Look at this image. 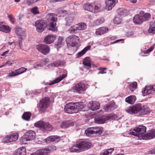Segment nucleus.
Wrapping results in <instances>:
<instances>
[{"label":"nucleus","mask_w":155,"mask_h":155,"mask_svg":"<svg viewBox=\"0 0 155 155\" xmlns=\"http://www.w3.org/2000/svg\"><path fill=\"white\" fill-rule=\"evenodd\" d=\"M126 111L130 114L139 113L142 116L149 113L150 110L146 106L140 103H137L129 107Z\"/></svg>","instance_id":"1"},{"label":"nucleus","mask_w":155,"mask_h":155,"mask_svg":"<svg viewBox=\"0 0 155 155\" xmlns=\"http://www.w3.org/2000/svg\"><path fill=\"white\" fill-rule=\"evenodd\" d=\"M84 107V105L80 102L75 103H69L65 106L64 110L68 113H77Z\"/></svg>","instance_id":"2"},{"label":"nucleus","mask_w":155,"mask_h":155,"mask_svg":"<svg viewBox=\"0 0 155 155\" xmlns=\"http://www.w3.org/2000/svg\"><path fill=\"white\" fill-rule=\"evenodd\" d=\"M146 132V127L143 125H140L135 127L133 131L130 130V134L138 137H141L142 139L145 140V136Z\"/></svg>","instance_id":"3"},{"label":"nucleus","mask_w":155,"mask_h":155,"mask_svg":"<svg viewBox=\"0 0 155 155\" xmlns=\"http://www.w3.org/2000/svg\"><path fill=\"white\" fill-rule=\"evenodd\" d=\"M49 21L48 29L52 31H55L57 28L56 26V22L57 20V15L54 14H48L47 16Z\"/></svg>","instance_id":"4"},{"label":"nucleus","mask_w":155,"mask_h":155,"mask_svg":"<svg viewBox=\"0 0 155 155\" xmlns=\"http://www.w3.org/2000/svg\"><path fill=\"white\" fill-rule=\"evenodd\" d=\"M101 7L100 4L94 3H85L83 6L84 9L94 13H97L101 11Z\"/></svg>","instance_id":"5"},{"label":"nucleus","mask_w":155,"mask_h":155,"mask_svg":"<svg viewBox=\"0 0 155 155\" xmlns=\"http://www.w3.org/2000/svg\"><path fill=\"white\" fill-rule=\"evenodd\" d=\"M103 130V128L100 127H92L86 129L85 131V134L87 136L91 135L98 136L102 133Z\"/></svg>","instance_id":"6"},{"label":"nucleus","mask_w":155,"mask_h":155,"mask_svg":"<svg viewBox=\"0 0 155 155\" xmlns=\"http://www.w3.org/2000/svg\"><path fill=\"white\" fill-rule=\"evenodd\" d=\"M35 136V132L32 130H29L21 138L20 141L23 144H25L27 143L28 141L34 140Z\"/></svg>","instance_id":"7"},{"label":"nucleus","mask_w":155,"mask_h":155,"mask_svg":"<svg viewBox=\"0 0 155 155\" xmlns=\"http://www.w3.org/2000/svg\"><path fill=\"white\" fill-rule=\"evenodd\" d=\"M79 40L78 37L74 35H72L66 38V41L68 47H74L77 45L78 44L77 41H79Z\"/></svg>","instance_id":"8"},{"label":"nucleus","mask_w":155,"mask_h":155,"mask_svg":"<svg viewBox=\"0 0 155 155\" xmlns=\"http://www.w3.org/2000/svg\"><path fill=\"white\" fill-rule=\"evenodd\" d=\"M50 104V100L48 97L44 98L40 101L39 107L41 113L44 112L49 107Z\"/></svg>","instance_id":"9"},{"label":"nucleus","mask_w":155,"mask_h":155,"mask_svg":"<svg viewBox=\"0 0 155 155\" xmlns=\"http://www.w3.org/2000/svg\"><path fill=\"white\" fill-rule=\"evenodd\" d=\"M37 31L38 32H41L46 28L47 24L45 21L39 20L37 21L35 23Z\"/></svg>","instance_id":"10"},{"label":"nucleus","mask_w":155,"mask_h":155,"mask_svg":"<svg viewBox=\"0 0 155 155\" xmlns=\"http://www.w3.org/2000/svg\"><path fill=\"white\" fill-rule=\"evenodd\" d=\"M37 49L44 55L48 54L50 51L49 47L44 44H39L36 46Z\"/></svg>","instance_id":"11"},{"label":"nucleus","mask_w":155,"mask_h":155,"mask_svg":"<svg viewBox=\"0 0 155 155\" xmlns=\"http://www.w3.org/2000/svg\"><path fill=\"white\" fill-rule=\"evenodd\" d=\"M26 70L27 69L24 67L21 68L11 73H9L7 77L8 78H11L25 72Z\"/></svg>","instance_id":"12"},{"label":"nucleus","mask_w":155,"mask_h":155,"mask_svg":"<svg viewBox=\"0 0 155 155\" xmlns=\"http://www.w3.org/2000/svg\"><path fill=\"white\" fill-rule=\"evenodd\" d=\"M73 89L75 90L77 92L81 93L86 90L85 84L81 82L77 83L73 87Z\"/></svg>","instance_id":"13"},{"label":"nucleus","mask_w":155,"mask_h":155,"mask_svg":"<svg viewBox=\"0 0 155 155\" xmlns=\"http://www.w3.org/2000/svg\"><path fill=\"white\" fill-rule=\"evenodd\" d=\"M75 18V15L73 13L68 15L65 18L66 21L65 25L66 26H70L73 22Z\"/></svg>","instance_id":"14"},{"label":"nucleus","mask_w":155,"mask_h":155,"mask_svg":"<svg viewBox=\"0 0 155 155\" xmlns=\"http://www.w3.org/2000/svg\"><path fill=\"white\" fill-rule=\"evenodd\" d=\"M152 92H155V85L149 87L145 86L144 89L142 91V92L143 95L145 96L152 94Z\"/></svg>","instance_id":"15"},{"label":"nucleus","mask_w":155,"mask_h":155,"mask_svg":"<svg viewBox=\"0 0 155 155\" xmlns=\"http://www.w3.org/2000/svg\"><path fill=\"white\" fill-rule=\"evenodd\" d=\"M78 143L82 151L89 149L91 145V143L89 142L83 141L78 142Z\"/></svg>","instance_id":"16"},{"label":"nucleus","mask_w":155,"mask_h":155,"mask_svg":"<svg viewBox=\"0 0 155 155\" xmlns=\"http://www.w3.org/2000/svg\"><path fill=\"white\" fill-rule=\"evenodd\" d=\"M16 35L19 36V38L21 40L24 39L25 38L26 35L24 29L20 28H17L16 29Z\"/></svg>","instance_id":"17"},{"label":"nucleus","mask_w":155,"mask_h":155,"mask_svg":"<svg viewBox=\"0 0 155 155\" xmlns=\"http://www.w3.org/2000/svg\"><path fill=\"white\" fill-rule=\"evenodd\" d=\"M56 38L55 35H49L46 37L44 39V42L46 44H50L53 43Z\"/></svg>","instance_id":"18"},{"label":"nucleus","mask_w":155,"mask_h":155,"mask_svg":"<svg viewBox=\"0 0 155 155\" xmlns=\"http://www.w3.org/2000/svg\"><path fill=\"white\" fill-rule=\"evenodd\" d=\"M3 22H0V31L5 33H8L11 31L10 27L5 25Z\"/></svg>","instance_id":"19"},{"label":"nucleus","mask_w":155,"mask_h":155,"mask_svg":"<svg viewBox=\"0 0 155 155\" xmlns=\"http://www.w3.org/2000/svg\"><path fill=\"white\" fill-rule=\"evenodd\" d=\"M61 137L57 136H51L46 139L47 142H58L61 140Z\"/></svg>","instance_id":"20"},{"label":"nucleus","mask_w":155,"mask_h":155,"mask_svg":"<svg viewBox=\"0 0 155 155\" xmlns=\"http://www.w3.org/2000/svg\"><path fill=\"white\" fill-rule=\"evenodd\" d=\"M108 118L105 115L96 117L94 119L95 122L97 124H103L108 120Z\"/></svg>","instance_id":"21"},{"label":"nucleus","mask_w":155,"mask_h":155,"mask_svg":"<svg viewBox=\"0 0 155 155\" xmlns=\"http://www.w3.org/2000/svg\"><path fill=\"white\" fill-rule=\"evenodd\" d=\"M114 0H107L106 1V9L107 10H111L115 5Z\"/></svg>","instance_id":"22"},{"label":"nucleus","mask_w":155,"mask_h":155,"mask_svg":"<svg viewBox=\"0 0 155 155\" xmlns=\"http://www.w3.org/2000/svg\"><path fill=\"white\" fill-rule=\"evenodd\" d=\"M142 15L140 14L136 15L134 17L133 21L136 24H140L144 21Z\"/></svg>","instance_id":"23"},{"label":"nucleus","mask_w":155,"mask_h":155,"mask_svg":"<svg viewBox=\"0 0 155 155\" xmlns=\"http://www.w3.org/2000/svg\"><path fill=\"white\" fill-rule=\"evenodd\" d=\"M50 152L48 148L39 149L37 151L38 155H49Z\"/></svg>","instance_id":"24"},{"label":"nucleus","mask_w":155,"mask_h":155,"mask_svg":"<svg viewBox=\"0 0 155 155\" xmlns=\"http://www.w3.org/2000/svg\"><path fill=\"white\" fill-rule=\"evenodd\" d=\"M70 152H72L79 153L82 151L78 142H77L75 144L70 148Z\"/></svg>","instance_id":"25"},{"label":"nucleus","mask_w":155,"mask_h":155,"mask_svg":"<svg viewBox=\"0 0 155 155\" xmlns=\"http://www.w3.org/2000/svg\"><path fill=\"white\" fill-rule=\"evenodd\" d=\"M108 31L107 28L102 27L97 29L95 31V34L97 35H101L107 33Z\"/></svg>","instance_id":"26"},{"label":"nucleus","mask_w":155,"mask_h":155,"mask_svg":"<svg viewBox=\"0 0 155 155\" xmlns=\"http://www.w3.org/2000/svg\"><path fill=\"white\" fill-rule=\"evenodd\" d=\"M91 109L92 110H95L98 109L100 107V104L97 102H90L89 103Z\"/></svg>","instance_id":"27"},{"label":"nucleus","mask_w":155,"mask_h":155,"mask_svg":"<svg viewBox=\"0 0 155 155\" xmlns=\"http://www.w3.org/2000/svg\"><path fill=\"white\" fill-rule=\"evenodd\" d=\"M26 154V149L24 147H22L17 149L14 152V155H25Z\"/></svg>","instance_id":"28"},{"label":"nucleus","mask_w":155,"mask_h":155,"mask_svg":"<svg viewBox=\"0 0 155 155\" xmlns=\"http://www.w3.org/2000/svg\"><path fill=\"white\" fill-rule=\"evenodd\" d=\"M155 137V130H150L145 136V140L151 139Z\"/></svg>","instance_id":"29"},{"label":"nucleus","mask_w":155,"mask_h":155,"mask_svg":"<svg viewBox=\"0 0 155 155\" xmlns=\"http://www.w3.org/2000/svg\"><path fill=\"white\" fill-rule=\"evenodd\" d=\"M91 62L90 58L89 57H87L83 59V64L84 66L87 67L88 69H89L91 67Z\"/></svg>","instance_id":"30"},{"label":"nucleus","mask_w":155,"mask_h":155,"mask_svg":"<svg viewBox=\"0 0 155 155\" xmlns=\"http://www.w3.org/2000/svg\"><path fill=\"white\" fill-rule=\"evenodd\" d=\"M116 108L114 103H110L107 104L104 109L106 112H109Z\"/></svg>","instance_id":"31"},{"label":"nucleus","mask_w":155,"mask_h":155,"mask_svg":"<svg viewBox=\"0 0 155 155\" xmlns=\"http://www.w3.org/2000/svg\"><path fill=\"white\" fill-rule=\"evenodd\" d=\"M64 39L62 37H59L58 39V42L55 45V47L58 50V48L61 47L63 45Z\"/></svg>","instance_id":"32"},{"label":"nucleus","mask_w":155,"mask_h":155,"mask_svg":"<svg viewBox=\"0 0 155 155\" xmlns=\"http://www.w3.org/2000/svg\"><path fill=\"white\" fill-rule=\"evenodd\" d=\"M53 128V126L48 122H45L42 128L44 131H50Z\"/></svg>","instance_id":"33"},{"label":"nucleus","mask_w":155,"mask_h":155,"mask_svg":"<svg viewBox=\"0 0 155 155\" xmlns=\"http://www.w3.org/2000/svg\"><path fill=\"white\" fill-rule=\"evenodd\" d=\"M66 77V75L65 74H62L61 76H60L54 80L53 81L51 82L49 84V85H51L54 84H55L58 83L63 78Z\"/></svg>","instance_id":"34"},{"label":"nucleus","mask_w":155,"mask_h":155,"mask_svg":"<svg viewBox=\"0 0 155 155\" xmlns=\"http://www.w3.org/2000/svg\"><path fill=\"white\" fill-rule=\"evenodd\" d=\"M136 100V98L135 96L131 95L125 99V101L130 104H132L134 103Z\"/></svg>","instance_id":"35"},{"label":"nucleus","mask_w":155,"mask_h":155,"mask_svg":"<svg viewBox=\"0 0 155 155\" xmlns=\"http://www.w3.org/2000/svg\"><path fill=\"white\" fill-rule=\"evenodd\" d=\"M91 48V46L90 45H88L85 47L83 50H82L81 51L79 52L77 54V57L78 58L80 57L83 55L88 50H90Z\"/></svg>","instance_id":"36"},{"label":"nucleus","mask_w":155,"mask_h":155,"mask_svg":"<svg viewBox=\"0 0 155 155\" xmlns=\"http://www.w3.org/2000/svg\"><path fill=\"white\" fill-rule=\"evenodd\" d=\"M48 62V59L44 58L41 60L40 63H37L34 67L35 68H37L38 67H42L43 65H46Z\"/></svg>","instance_id":"37"},{"label":"nucleus","mask_w":155,"mask_h":155,"mask_svg":"<svg viewBox=\"0 0 155 155\" xmlns=\"http://www.w3.org/2000/svg\"><path fill=\"white\" fill-rule=\"evenodd\" d=\"M148 32L149 33H155V22L152 21L150 23Z\"/></svg>","instance_id":"38"},{"label":"nucleus","mask_w":155,"mask_h":155,"mask_svg":"<svg viewBox=\"0 0 155 155\" xmlns=\"http://www.w3.org/2000/svg\"><path fill=\"white\" fill-rule=\"evenodd\" d=\"M31 113L29 112H26L24 113L22 117V119L26 121H29L31 117Z\"/></svg>","instance_id":"39"},{"label":"nucleus","mask_w":155,"mask_h":155,"mask_svg":"<svg viewBox=\"0 0 155 155\" xmlns=\"http://www.w3.org/2000/svg\"><path fill=\"white\" fill-rule=\"evenodd\" d=\"M74 125L73 123H71L69 121H65L62 122L61 124V127L62 128H66L69 126H72Z\"/></svg>","instance_id":"40"},{"label":"nucleus","mask_w":155,"mask_h":155,"mask_svg":"<svg viewBox=\"0 0 155 155\" xmlns=\"http://www.w3.org/2000/svg\"><path fill=\"white\" fill-rule=\"evenodd\" d=\"M114 150V149L113 148L104 150H103V152H101L100 154V155H108L110 154Z\"/></svg>","instance_id":"41"},{"label":"nucleus","mask_w":155,"mask_h":155,"mask_svg":"<svg viewBox=\"0 0 155 155\" xmlns=\"http://www.w3.org/2000/svg\"><path fill=\"white\" fill-rule=\"evenodd\" d=\"M64 62L60 61H57L52 63L51 66L54 67H58L59 66H62L64 65Z\"/></svg>","instance_id":"42"},{"label":"nucleus","mask_w":155,"mask_h":155,"mask_svg":"<svg viewBox=\"0 0 155 155\" xmlns=\"http://www.w3.org/2000/svg\"><path fill=\"white\" fill-rule=\"evenodd\" d=\"M79 31L77 25L71 26L69 29V31L71 34H74Z\"/></svg>","instance_id":"43"},{"label":"nucleus","mask_w":155,"mask_h":155,"mask_svg":"<svg viewBox=\"0 0 155 155\" xmlns=\"http://www.w3.org/2000/svg\"><path fill=\"white\" fill-rule=\"evenodd\" d=\"M137 86V83L136 82H133L132 84H130L129 86L130 90L131 92H133L136 90Z\"/></svg>","instance_id":"44"},{"label":"nucleus","mask_w":155,"mask_h":155,"mask_svg":"<svg viewBox=\"0 0 155 155\" xmlns=\"http://www.w3.org/2000/svg\"><path fill=\"white\" fill-rule=\"evenodd\" d=\"M45 122L43 121L40 120L35 124V126L38 127L40 128L42 130Z\"/></svg>","instance_id":"45"},{"label":"nucleus","mask_w":155,"mask_h":155,"mask_svg":"<svg viewBox=\"0 0 155 155\" xmlns=\"http://www.w3.org/2000/svg\"><path fill=\"white\" fill-rule=\"evenodd\" d=\"M77 25L78 30H84L86 28V25L84 23H81Z\"/></svg>","instance_id":"46"},{"label":"nucleus","mask_w":155,"mask_h":155,"mask_svg":"<svg viewBox=\"0 0 155 155\" xmlns=\"http://www.w3.org/2000/svg\"><path fill=\"white\" fill-rule=\"evenodd\" d=\"M122 21V18L119 17L118 15L115 17L113 20L114 23L117 24H120L121 22Z\"/></svg>","instance_id":"47"},{"label":"nucleus","mask_w":155,"mask_h":155,"mask_svg":"<svg viewBox=\"0 0 155 155\" xmlns=\"http://www.w3.org/2000/svg\"><path fill=\"white\" fill-rule=\"evenodd\" d=\"M9 135L12 140H13V141H16L18 137V134L17 133L12 134Z\"/></svg>","instance_id":"48"},{"label":"nucleus","mask_w":155,"mask_h":155,"mask_svg":"<svg viewBox=\"0 0 155 155\" xmlns=\"http://www.w3.org/2000/svg\"><path fill=\"white\" fill-rule=\"evenodd\" d=\"M104 21V19L102 18L100 19H97L95 20L94 21V23L96 25H99L103 23Z\"/></svg>","instance_id":"49"},{"label":"nucleus","mask_w":155,"mask_h":155,"mask_svg":"<svg viewBox=\"0 0 155 155\" xmlns=\"http://www.w3.org/2000/svg\"><path fill=\"white\" fill-rule=\"evenodd\" d=\"M144 21L148 20L150 18V14L148 13H146L142 15Z\"/></svg>","instance_id":"50"},{"label":"nucleus","mask_w":155,"mask_h":155,"mask_svg":"<svg viewBox=\"0 0 155 155\" xmlns=\"http://www.w3.org/2000/svg\"><path fill=\"white\" fill-rule=\"evenodd\" d=\"M3 141L4 142L7 143L13 141V140H12L10 135H9L5 137L4 138Z\"/></svg>","instance_id":"51"},{"label":"nucleus","mask_w":155,"mask_h":155,"mask_svg":"<svg viewBox=\"0 0 155 155\" xmlns=\"http://www.w3.org/2000/svg\"><path fill=\"white\" fill-rule=\"evenodd\" d=\"M125 10L123 8L119 9L118 10V16L119 17H123L124 15Z\"/></svg>","instance_id":"52"},{"label":"nucleus","mask_w":155,"mask_h":155,"mask_svg":"<svg viewBox=\"0 0 155 155\" xmlns=\"http://www.w3.org/2000/svg\"><path fill=\"white\" fill-rule=\"evenodd\" d=\"M31 13L34 14H37L39 13L38 8L37 7H35L32 8L31 10Z\"/></svg>","instance_id":"53"},{"label":"nucleus","mask_w":155,"mask_h":155,"mask_svg":"<svg viewBox=\"0 0 155 155\" xmlns=\"http://www.w3.org/2000/svg\"><path fill=\"white\" fill-rule=\"evenodd\" d=\"M154 48L152 47H151L147 50H144L143 52L144 53V54H148L151 51L153 50Z\"/></svg>","instance_id":"54"},{"label":"nucleus","mask_w":155,"mask_h":155,"mask_svg":"<svg viewBox=\"0 0 155 155\" xmlns=\"http://www.w3.org/2000/svg\"><path fill=\"white\" fill-rule=\"evenodd\" d=\"M36 2H37L36 0H27L26 1V3L29 5H31Z\"/></svg>","instance_id":"55"},{"label":"nucleus","mask_w":155,"mask_h":155,"mask_svg":"<svg viewBox=\"0 0 155 155\" xmlns=\"http://www.w3.org/2000/svg\"><path fill=\"white\" fill-rule=\"evenodd\" d=\"M134 34V32H133L132 31H127L126 34V35L128 37H129L133 35Z\"/></svg>","instance_id":"56"},{"label":"nucleus","mask_w":155,"mask_h":155,"mask_svg":"<svg viewBox=\"0 0 155 155\" xmlns=\"http://www.w3.org/2000/svg\"><path fill=\"white\" fill-rule=\"evenodd\" d=\"M50 150H56V147L54 145H51L50 147L48 148Z\"/></svg>","instance_id":"57"},{"label":"nucleus","mask_w":155,"mask_h":155,"mask_svg":"<svg viewBox=\"0 0 155 155\" xmlns=\"http://www.w3.org/2000/svg\"><path fill=\"white\" fill-rule=\"evenodd\" d=\"M99 70L100 71H99L98 72V74H104L106 73V72L104 71V70L102 69H99Z\"/></svg>","instance_id":"58"},{"label":"nucleus","mask_w":155,"mask_h":155,"mask_svg":"<svg viewBox=\"0 0 155 155\" xmlns=\"http://www.w3.org/2000/svg\"><path fill=\"white\" fill-rule=\"evenodd\" d=\"M101 59L103 60L106 61L107 62L109 61V60L108 58H106L105 56H103L101 58Z\"/></svg>","instance_id":"59"},{"label":"nucleus","mask_w":155,"mask_h":155,"mask_svg":"<svg viewBox=\"0 0 155 155\" xmlns=\"http://www.w3.org/2000/svg\"><path fill=\"white\" fill-rule=\"evenodd\" d=\"M12 63L9 61H8L5 63L6 65H8L9 66H12Z\"/></svg>","instance_id":"60"},{"label":"nucleus","mask_w":155,"mask_h":155,"mask_svg":"<svg viewBox=\"0 0 155 155\" xmlns=\"http://www.w3.org/2000/svg\"><path fill=\"white\" fill-rule=\"evenodd\" d=\"M150 153L152 154H155V147L152 150L150 151Z\"/></svg>","instance_id":"61"},{"label":"nucleus","mask_w":155,"mask_h":155,"mask_svg":"<svg viewBox=\"0 0 155 155\" xmlns=\"http://www.w3.org/2000/svg\"><path fill=\"white\" fill-rule=\"evenodd\" d=\"M123 39H120L118 40H117L113 42H112L111 44H114V43H117L120 41H123Z\"/></svg>","instance_id":"62"},{"label":"nucleus","mask_w":155,"mask_h":155,"mask_svg":"<svg viewBox=\"0 0 155 155\" xmlns=\"http://www.w3.org/2000/svg\"><path fill=\"white\" fill-rule=\"evenodd\" d=\"M9 52V51L8 50L4 52L3 53H2L1 54V55L2 56H4L6 54H7V53Z\"/></svg>","instance_id":"63"},{"label":"nucleus","mask_w":155,"mask_h":155,"mask_svg":"<svg viewBox=\"0 0 155 155\" xmlns=\"http://www.w3.org/2000/svg\"><path fill=\"white\" fill-rule=\"evenodd\" d=\"M126 1H129L130 2H131V3H136L137 2V0H126Z\"/></svg>","instance_id":"64"}]
</instances>
